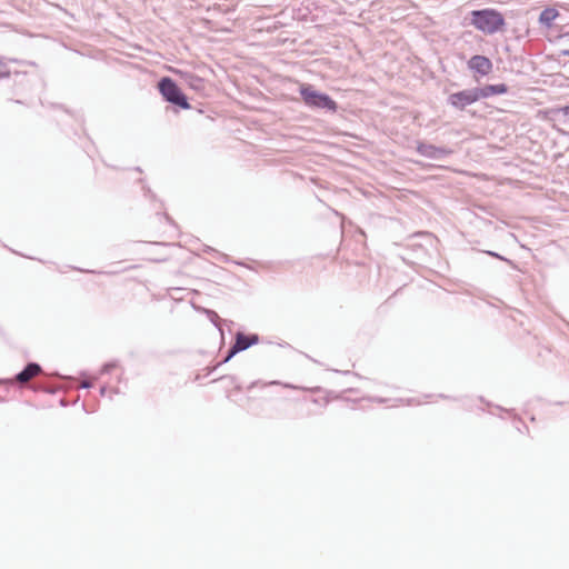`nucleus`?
<instances>
[{
  "label": "nucleus",
  "mask_w": 569,
  "mask_h": 569,
  "mask_svg": "<svg viewBox=\"0 0 569 569\" xmlns=\"http://www.w3.org/2000/svg\"><path fill=\"white\" fill-rule=\"evenodd\" d=\"M505 23L502 16L491 9L475 10L471 12V24L483 33H495Z\"/></svg>",
  "instance_id": "obj_1"
},
{
  "label": "nucleus",
  "mask_w": 569,
  "mask_h": 569,
  "mask_svg": "<svg viewBox=\"0 0 569 569\" xmlns=\"http://www.w3.org/2000/svg\"><path fill=\"white\" fill-rule=\"evenodd\" d=\"M300 93L309 107L321 108L335 111L336 102L327 94L317 91L313 87L303 84L300 87Z\"/></svg>",
  "instance_id": "obj_2"
},
{
  "label": "nucleus",
  "mask_w": 569,
  "mask_h": 569,
  "mask_svg": "<svg viewBox=\"0 0 569 569\" xmlns=\"http://www.w3.org/2000/svg\"><path fill=\"white\" fill-rule=\"evenodd\" d=\"M159 90L167 101L174 103L183 109L190 108L186 97L171 79L163 78L159 82Z\"/></svg>",
  "instance_id": "obj_3"
},
{
  "label": "nucleus",
  "mask_w": 569,
  "mask_h": 569,
  "mask_svg": "<svg viewBox=\"0 0 569 569\" xmlns=\"http://www.w3.org/2000/svg\"><path fill=\"white\" fill-rule=\"evenodd\" d=\"M479 88H472L460 92H456L450 94L449 103L458 109H463L465 107L479 100Z\"/></svg>",
  "instance_id": "obj_4"
},
{
  "label": "nucleus",
  "mask_w": 569,
  "mask_h": 569,
  "mask_svg": "<svg viewBox=\"0 0 569 569\" xmlns=\"http://www.w3.org/2000/svg\"><path fill=\"white\" fill-rule=\"evenodd\" d=\"M469 68L486 76L491 71V61L483 56H475L469 60Z\"/></svg>",
  "instance_id": "obj_5"
},
{
  "label": "nucleus",
  "mask_w": 569,
  "mask_h": 569,
  "mask_svg": "<svg viewBox=\"0 0 569 569\" xmlns=\"http://www.w3.org/2000/svg\"><path fill=\"white\" fill-rule=\"evenodd\" d=\"M258 341V338L256 336L249 337L242 333L237 335L236 343L230 350L229 356L226 360L230 359L234 353L246 350L251 345L256 343Z\"/></svg>",
  "instance_id": "obj_6"
},
{
  "label": "nucleus",
  "mask_w": 569,
  "mask_h": 569,
  "mask_svg": "<svg viewBox=\"0 0 569 569\" xmlns=\"http://www.w3.org/2000/svg\"><path fill=\"white\" fill-rule=\"evenodd\" d=\"M42 372L38 363H29L20 373L16 376V381L19 383H27Z\"/></svg>",
  "instance_id": "obj_7"
},
{
  "label": "nucleus",
  "mask_w": 569,
  "mask_h": 569,
  "mask_svg": "<svg viewBox=\"0 0 569 569\" xmlns=\"http://www.w3.org/2000/svg\"><path fill=\"white\" fill-rule=\"evenodd\" d=\"M479 92L480 98H488L493 94H501L507 92V87L505 84H490L479 89Z\"/></svg>",
  "instance_id": "obj_8"
},
{
  "label": "nucleus",
  "mask_w": 569,
  "mask_h": 569,
  "mask_svg": "<svg viewBox=\"0 0 569 569\" xmlns=\"http://www.w3.org/2000/svg\"><path fill=\"white\" fill-rule=\"evenodd\" d=\"M558 17V11L553 8L545 9L539 17V21L542 24L550 26Z\"/></svg>",
  "instance_id": "obj_9"
},
{
  "label": "nucleus",
  "mask_w": 569,
  "mask_h": 569,
  "mask_svg": "<svg viewBox=\"0 0 569 569\" xmlns=\"http://www.w3.org/2000/svg\"><path fill=\"white\" fill-rule=\"evenodd\" d=\"M188 82L192 88H196V89H199L202 84V80L194 76H189Z\"/></svg>",
  "instance_id": "obj_10"
},
{
  "label": "nucleus",
  "mask_w": 569,
  "mask_h": 569,
  "mask_svg": "<svg viewBox=\"0 0 569 569\" xmlns=\"http://www.w3.org/2000/svg\"><path fill=\"white\" fill-rule=\"evenodd\" d=\"M422 154L435 157L436 149L432 146H426L420 149Z\"/></svg>",
  "instance_id": "obj_11"
},
{
  "label": "nucleus",
  "mask_w": 569,
  "mask_h": 569,
  "mask_svg": "<svg viewBox=\"0 0 569 569\" xmlns=\"http://www.w3.org/2000/svg\"><path fill=\"white\" fill-rule=\"evenodd\" d=\"M9 76V71L7 70L6 64L0 60V78H4Z\"/></svg>",
  "instance_id": "obj_12"
},
{
  "label": "nucleus",
  "mask_w": 569,
  "mask_h": 569,
  "mask_svg": "<svg viewBox=\"0 0 569 569\" xmlns=\"http://www.w3.org/2000/svg\"><path fill=\"white\" fill-rule=\"evenodd\" d=\"M565 117L569 118V106L568 107H565L560 110Z\"/></svg>",
  "instance_id": "obj_13"
},
{
  "label": "nucleus",
  "mask_w": 569,
  "mask_h": 569,
  "mask_svg": "<svg viewBox=\"0 0 569 569\" xmlns=\"http://www.w3.org/2000/svg\"><path fill=\"white\" fill-rule=\"evenodd\" d=\"M423 237L427 238L428 240H431L430 234H423Z\"/></svg>",
  "instance_id": "obj_14"
},
{
  "label": "nucleus",
  "mask_w": 569,
  "mask_h": 569,
  "mask_svg": "<svg viewBox=\"0 0 569 569\" xmlns=\"http://www.w3.org/2000/svg\"><path fill=\"white\" fill-rule=\"evenodd\" d=\"M563 54L569 56V50L563 51Z\"/></svg>",
  "instance_id": "obj_15"
}]
</instances>
